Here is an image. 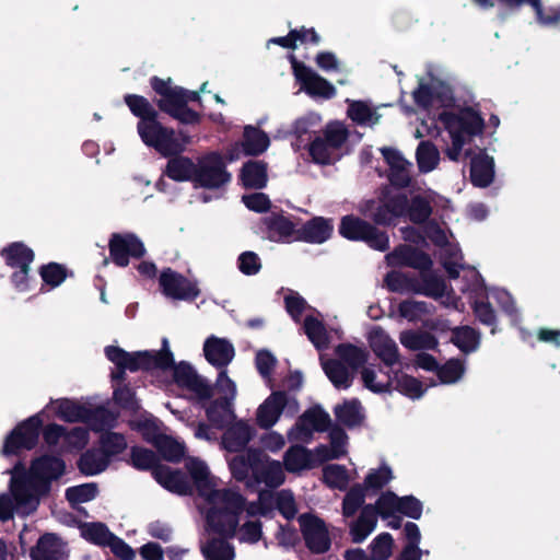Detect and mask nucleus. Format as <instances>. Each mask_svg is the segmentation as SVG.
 I'll use <instances>...</instances> for the list:
<instances>
[{
	"label": "nucleus",
	"mask_w": 560,
	"mask_h": 560,
	"mask_svg": "<svg viewBox=\"0 0 560 560\" xmlns=\"http://www.w3.org/2000/svg\"><path fill=\"white\" fill-rule=\"evenodd\" d=\"M334 231L330 220L324 218H315L305 224L303 229V238L311 243H324Z\"/></svg>",
	"instance_id": "ea45409f"
},
{
	"label": "nucleus",
	"mask_w": 560,
	"mask_h": 560,
	"mask_svg": "<svg viewBox=\"0 0 560 560\" xmlns=\"http://www.w3.org/2000/svg\"><path fill=\"white\" fill-rule=\"evenodd\" d=\"M349 130L343 122L331 121L308 145L312 160L322 165L338 161L347 150Z\"/></svg>",
	"instance_id": "423d86ee"
},
{
	"label": "nucleus",
	"mask_w": 560,
	"mask_h": 560,
	"mask_svg": "<svg viewBox=\"0 0 560 560\" xmlns=\"http://www.w3.org/2000/svg\"><path fill=\"white\" fill-rule=\"evenodd\" d=\"M283 465L289 472H301L317 466L314 450L300 445L291 446L283 456Z\"/></svg>",
	"instance_id": "cd10ccee"
},
{
	"label": "nucleus",
	"mask_w": 560,
	"mask_h": 560,
	"mask_svg": "<svg viewBox=\"0 0 560 560\" xmlns=\"http://www.w3.org/2000/svg\"><path fill=\"white\" fill-rule=\"evenodd\" d=\"M33 560H65L66 548L62 541L51 534L44 535L32 549Z\"/></svg>",
	"instance_id": "2f4dec72"
},
{
	"label": "nucleus",
	"mask_w": 560,
	"mask_h": 560,
	"mask_svg": "<svg viewBox=\"0 0 560 560\" xmlns=\"http://www.w3.org/2000/svg\"><path fill=\"white\" fill-rule=\"evenodd\" d=\"M427 236L441 247V258L444 268L451 277H457L462 268V255L457 245L450 242V236L440 225L430 223L425 228Z\"/></svg>",
	"instance_id": "a211bd4d"
},
{
	"label": "nucleus",
	"mask_w": 560,
	"mask_h": 560,
	"mask_svg": "<svg viewBox=\"0 0 560 560\" xmlns=\"http://www.w3.org/2000/svg\"><path fill=\"white\" fill-rule=\"evenodd\" d=\"M270 145L269 136L258 127L245 126L243 139L234 143L226 152V160L233 162L244 155H260Z\"/></svg>",
	"instance_id": "6ab92c4d"
},
{
	"label": "nucleus",
	"mask_w": 560,
	"mask_h": 560,
	"mask_svg": "<svg viewBox=\"0 0 560 560\" xmlns=\"http://www.w3.org/2000/svg\"><path fill=\"white\" fill-rule=\"evenodd\" d=\"M300 529L305 546L313 553H325L331 546V538L326 523L314 514L299 517Z\"/></svg>",
	"instance_id": "4468645a"
},
{
	"label": "nucleus",
	"mask_w": 560,
	"mask_h": 560,
	"mask_svg": "<svg viewBox=\"0 0 560 560\" xmlns=\"http://www.w3.org/2000/svg\"><path fill=\"white\" fill-rule=\"evenodd\" d=\"M206 560H234V548L222 539H213L201 548Z\"/></svg>",
	"instance_id": "4d7b16f0"
},
{
	"label": "nucleus",
	"mask_w": 560,
	"mask_h": 560,
	"mask_svg": "<svg viewBox=\"0 0 560 560\" xmlns=\"http://www.w3.org/2000/svg\"><path fill=\"white\" fill-rule=\"evenodd\" d=\"M348 116L359 125L373 126L378 122L380 116L364 102H350Z\"/></svg>",
	"instance_id": "864d4df0"
},
{
	"label": "nucleus",
	"mask_w": 560,
	"mask_h": 560,
	"mask_svg": "<svg viewBox=\"0 0 560 560\" xmlns=\"http://www.w3.org/2000/svg\"><path fill=\"white\" fill-rule=\"evenodd\" d=\"M417 162L423 173L433 171L440 162V152L436 147L428 141H422L417 149Z\"/></svg>",
	"instance_id": "603ef678"
},
{
	"label": "nucleus",
	"mask_w": 560,
	"mask_h": 560,
	"mask_svg": "<svg viewBox=\"0 0 560 560\" xmlns=\"http://www.w3.org/2000/svg\"><path fill=\"white\" fill-rule=\"evenodd\" d=\"M152 88L161 95L159 101L161 109L184 124H194L198 120L197 113L187 107L188 102L197 100V92L184 91L178 86H173L170 80L164 81L156 78L152 80Z\"/></svg>",
	"instance_id": "0eeeda50"
},
{
	"label": "nucleus",
	"mask_w": 560,
	"mask_h": 560,
	"mask_svg": "<svg viewBox=\"0 0 560 560\" xmlns=\"http://www.w3.org/2000/svg\"><path fill=\"white\" fill-rule=\"evenodd\" d=\"M106 357L119 369L131 372L149 369H173L175 382L189 390L194 392L199 399H207L212 395V388L208 382L199 376L196 371L187 363H179L173 366L174 360L170 351L149 352L140 351L127 353L122 349L109 346L105 349Z\"/></svg>",
	"instance_id": "20e7f679"
},
{
	"label": "nucleus",
	"mask_w": 560,
	"mask_h": 560,
	"mask_svg": "<svg viewBox=\"0 0 560 560\" xmlns=\"http://www.w3.org/2000/svg\"><path fill=\"white\" fill-rule=\"evenodd\" d=\"M131 428L139 431L142 436L155 445L156 440L163 436L160 433L158 420L150 415L143 413L139 419H135L130 422Z\"/></svg>",
	"instance_id": "6e6d98bb"
},
{
	"label": "nucleus",
	"mask_w": 560,
	"mask_h": 560,
	"mask_svg": "<svg viewBox=\"0 0 560 560\" xmlns=\"http://www.w3.org/2000/svg\"><path fill=\"white\" fill-rule=\"evenodd\" d=\"M381 151L389 166L390 183L397 187H407L410 183L412 164L396 149L383 148Z\"/></svg>",
	"instance_id": "b1692460"
},
{
	"label": "nucleus",
	"mask_w": 560,
	"mask_h": 560,
	"mask_svg": "<svg viewBox=\"0 0 560 560\" xmlns=\"http://www.w3.org/2000/svg\"><path fill=\"white\" fill-rule=\"evenodd\" d=\"M195 172L196 163H194L190 159L184 156L171 159L167 162L165 170L166 175L174 180H190L192 183Z\"/></svg>",
	"instance_id": "79ce46f5"
},
{
	"label": "nucleus",
	"mask_w": 560,
	"mask_h": 560,
	"mask_svg": "<svg viewBox=\"0 0 560 560\" xmlns=\"http://www.w3.org/2000/svg\"><path fill=\"white\" fill-rule=\"evenodd\" d=\"M339 232L343 237L351 241H363L374 249L385 250L388 248L387 235L360 218L343 217Z\"/></svg>",
	"instance_id": "f8f14e48"
},
{
	"label": "nucleus",
	"mask_w": 560,
	"mask_h": 560,
	"mask_svg": "<svg viewBox=\"0 0 560 560\" xmlns=\"http://www.w3.org/2000/svg\"><path fill=\"white\" fill-rule=\"evenodd\" d=\"M260 454L261 452L259 451L250 450L246 455H238L232 458L230 460V468L233 476L241 481L247 480V485L252 486L249 477L252 476L254 478L256 463L258 462V459L254 458V455L260 456Z\"/></svg>",
	"instance_id": "72a5a7b5"
},
{
	"label": "nucleus",
	"mask_w": 560,
	"mask_h": 560,
	"mask_svg": "<svg viewBox=\"0 0 560 560\" xmlns=\"http://www.w3.org/2000/svg\"><path fill=\"white\" fill-rule=\"evenodd\" d=\"M65 471V464L58 457L44 456L36 459L28 475L22 476V467L15 465L11 470L9 493L0 494V521L11 520L14 514L26 516L38 504V497L48 491L49 482Z\"/></svg>",
	"instance_id": "f03ea898"
},
{
	"label": "nucleus",
	"mask_w": 560,
	"mask_h": 560,
	"mask_svg": "<svg viewBox=\"0 0 560 560\" xmlns=\"http://www.w3.org/2000/svg\"><path fill=\"white\" fill-rule=\"evenodd\" d=\"M109 250L113 260L120 267L129 264V257H140L145 252L142 242L133 234H114Z\"/></svg>",
	"instance_id": "412c9836"
},
{
	"label": "nucleus",
	"mask_w": 560,
	"mask_h": 560,
	"mask_svg": "<svg viewBox=\"0 0 560 560\" xmlns=\"http://www.w3.org/2000/svg\"><path fill=\"white\" fill-rule=\"evenodd\" d=\"M387 288L393 292L399 293H417L418 281L407 277L406 275L393 271L385 278Z\"/></svg>",
	"instance_id": "0e129e2a"
},
{
	"label": "nucleus",
	"mask_w": 560,
	"mask_h": 560,
	"mask_svg": "<svg viewBox=\"0 0 560 560\" xmlns=\"http://www.w3.org/2000/svg\"><path fill=\"white\" fill-rule=\"evenodd\" d=\"M273 502H276L278 510L285 518H293L298 513L294 497L288 490H282L276 494L271 493L270 491L260 492L258 502L247 505L246 512L253 516L266 515L271 511Z\"/></svg>",
	"instance_id": "f3484780"
},
{
	"label": "nucleus",
	"mask_w": 560,
	"mask_h": 560,
	"mask_svg": "<svg viewBox=\"0 0 560 560\" xmlns=\"http://www.w3.org/2000/svg\"><path fill=\"white\" fill-rule=\"evenodd\" d=\"M159 282L163 294L172 300H194L199 295L196 282L172 269L163 270Z\"/></svg>",
	"instance_id": "aec40b11"
},
{
	"label": "nucleus",
	"mask_w": 560,
	"mask_h": 560,
	"mask_svg": "<svg viewBox=\"0 0 560 560\" xmlns=\"http://www.w3.org/2000/svg\"><path fill=\"white\" fill-rule=\"evenodd\" d=\"M352 479L351 472L342 465L328 464L323 468V481L330 489L345 491Z\"/></svg>",
	"instance_id": "4c0bfd02"
},
{
	"label": "nucleus",
	"mask_w": 560,
	"mask_h": 560,
	"mask_svg": "<svg viewBox=\"0 0 560 560\" xmlns=\"http://www.w3.org/2000/svg\"><path fill=\"white\" fill-rule=\"evenodd\" d=\"M42 425L43 412L32 416L22 422L5 439L2 451L3 454L13 455L22 448H32L37 442L39 428Z\"/></svg>",
	"instance_id": "2eb2a0df"
},
{
	"label": "nucleus",
	"mask_w": 560,
	"mask_h": 560,
	"mask_svg": "<svg viewBox=\"0 0 560 560\" xmlns=\"http://www.w3.org/2000/svg\"><path fill=\"white\" fill-rule=\"evenodd\" d=\"M100 444L101 452H103L110 460L127 447V442L124 435L116 432L103 433L100 439Z\"/></svg>",
	"instance_id": "680f3d73"
},
{
	"label": "nucleus",
	"mask_w": 560,
	"mask_h": 560,
	"mask_svg": "<svg viewBox=\"0 0 560 560\" xmlns=\"http://www.w3.org/2000/svg\"><path fill=\"white\" fill-rule=\"evenodd\" d=\"M131 463L138 469L153 468L155 480L165 489L186 494L190 491V486L185 476L179 470H174L165 465H156V456L152 451L133 447L131 450Z\"/></svg>",
	"instance_id": "1a4fd4ad"
},
{
	"label": "nucleus",
	"mask_w": 560,
	"mask_h": 560,
	"mask_svg": "<svg viewBox=\"0 0 560 560\" xmlns=\"http://www.w3.org/2000/svg\"><path fill=\"white\" fill-rule=\"evenodd\" d=\"M109 463L110 459L101 450L90 451L82 455L79 467L83 474L93 476L104 471Z\"/></svg>",
	"instance_id": "de8ad7c7"
},
{
	"label": "nucleus",
	"mask_w": 560,
	"mask_h": 560,
	"mask_svg": "<svg viewBox=\"0 0 560 560\" xmlns=\"http://www.w3.org/2000/svg\"><path fill=\"white\" fill-rule=\"evenodd\" d=\"M254 433L255 430L250 424L237 421L224 433L222 445L229 452H238L247 445Z\"/></svg>",
	"instance_id": "c756f323"
},
{
	"label": "nucleus",
	"mask_w": 560,
	"mask_h": 560,
	"mask_svg": "<svg viewBox=\"0 0 560 560\" xmlns=\"http://www.w3.org/2000/svg\"><path fill=\"white\" fill-rule=\"evenodd\" d=\"M400 503L401 498L397 497L392 491H386L382 493L375 504L372 505L375 508L376 515L378 514L382 518H388L399 513Z\"/></svg>",
	"instance_id": "052dcab7"
},
{
	"label": "nucleus",
	"mask_w": 560,
	"mask_h": 560,
	"mask_svg": "<svg viewBox=\"0 0 560 560\" xmlns=\"http://www.w3.org/2000/svg\"><path fill=\"white\" fill-rule=\"evenodd\" d=\"M267 178V165L264 162L249 161L241 170V182L246 188H262Z\"/></svg>",
	"instance_id": "f704fd0d"
},
{
	"label": "nucleus",
	"mask_w": 560,
	"mask_h": 560,
	"mask_svg": "<svg viewBox=\"0 0 560 560\" xmlns=\"http://www.w3.org/2000/svg\"><path fill=\"white\" fill-rule=\"evenodd\" d=\"M304 331L317 349L327 348L329 335L320 319L312 314H307L304 320Z\"/></svg>",
	"instance_id": "49530a36"
},
{
	"label": "nucleus",
	"mask_w": 560,
	"mask_h": 560,
	"mask_svg": "<svg viewBox=\"0 0 560 560\" xmlns=\"http://www.w3.org/2000/svg\"><path fill=\"white\" fill-rule=\"evenodd\" d=\"M470 177L475 186L487 187L494 177L493 158L480 151L471 159Z\"/></svg>",
	"instance_id": "7c9ffc66"
},
{
	"label": "nucleus",
	"mask_w": 560,
	"mask_h": 560,
	"mask_svg": "<svg viewBox=\"0 0 560 560\" xmlns=\"http://www.w3.org/2000/svg\"><path fill=\"white\" fill-rule=\"evenodd\" d=\"M138 133L144 144L154 148L164 156L182 152L187 138L179 139L174 130L163 127L155 117L139 121Z\"/></svg>",
	"instance_id": "9d476101"
},
{
	"label": "nucleus",
	"mask_w": 560,
	"mask_h": 560,
	"mask_svg": "<svg viewBox=\"0 0 560 560\" xmlns=\"http://www.w3.org/2000/svg\"><path fill=\"white\" fill-rule=\"evenodd\" d=\"M392 386L412 399L420 398L427 389L417 378L406 374H395Z\"/></svg>",
	"instance_id": "8fccbe9b"
},
{
	"label": "nucleus",
	"mask_w": 560,
	"mask_h": 560,
	"mask_svg": "<svg viewBox=\"0 0 560 560\" xmlns=\"http://www.w3.org/2000/svg\"><path fill=\"white\" fill-rule=\"evenodd\" d=\"M417 293L441 300L445 305L456 306L454 296L440 277L423 273L421 282L418 281Z\"/></svg>",
	"instance_id": "c85d7f7f"
},
{
	"label": "nucleus",
	"mask_w": 560,
	"mask_h": 560,
	"mask_svg": "<svg viewBox=\"0 0 560 560\" xmlns=\"http://www.w3.org/2000/svg\"><path fill=\"white\" fill-rule=\"evenodd\" d=\"M390 266H410L419 270H427L432 261L428 255L412 249L410 246H400L386 256Z\"/></svg>",
	"instance_id": "bb28decb"
},
{
	"label": "nucleus",
	"mask_w": 560,
	"mask_h": 560,
	"mask_svg": "<svg viewBox=\"0 0 560 560\" xmlns=\"http://www.w3.org/2000/svg\"><path fill=\"white\" fill-rule=\"evenodd\" d=\"M399 340L404 347L410 350L433 349L438 345L435 338L427 332L404 331Z\"/></svg>",
	"instance_id": "13d9d810"
},
{
	"label": "nucleus",
	"mask_w": 560,
	"mask_h": 560,
	"mask_svg": "<svg viewBox=\"0 0 560 560\" xmlns=\"http://www.w3.org/2000/svg\"><path fill=\"white\" fill-rule=\"evenodd\" d=\"M54 412L68 422H85L94 431H103L114 425L117 416L103 407H98L92 398L80 400L59 398L51 400L42 411Z\"/></svg>",
	"instance_id": "39448f33"
},
{
	"label": "nucleus",
	"mask_w": 560,
	"mask_h": 560,
	"mask_svg": "<svg viewBox=\"0 0 560 560\" xmlns=\"http://www.w3.org/2000/svg\"><path fill=\"white\" fill-rule=\"evenodd\" d=\"M452 340L463 352L475 351L480 341L478 334L468 326L454 329Z\"/></svg>",
	"instance_id": "e2e57ef3"
},
{
	"label": "nucleus",
	"mask_w": 560,
	"mask_h": 560,
	"mask_svg": "<svg viewBox=\"0 0 560 560\" xmlns=\"http://www.w3.org/2000/svg\"><path fill=\"white\" fill-rule=\"evenodd\" d=\"M393 537L388 533L376 536L371 544L373 560H387L393 552Z\"/></svg>",
	"instance_id": "774afa93"
},
{
	"label": "nucleus",
	"mask_w": 560,
	"mask_h": 560,
	"mask_svg": "<svg viewBox=\"0 0 560 560\" xmlns=\"http://www.w3.org/2000/svg\"><path fill=\"white\" fill-rule=\"evenodd\" d=\"M268 236L275 242H288L295 235V225L283 215H271L266 219Z\"/></svg>",
	"instance_id": "e433bc0d"
},
{
	"label": "nucleus",
	"mask_w": 560,
	"mask_h": 560,
	"mask_svg": "<svg viewBox=\"0 0 560 560\" xmlns=\"http://www.w3.org/2000/svg\"><path fill=\"white\" fill-rule=\"evenodd\" d=\"M363 385L373 393H384L392 386V377L373 365L361 370Z\"/></svg>",
	"instance_id": "a19ab883"
},
{
	"label": "nucleus",
	"mask_w": 560,
	"mask_h": 560,
	"mask_svg": "<svg viewBox=\"0 0 560 560\" xmlns=\"http://www.w3.org/2000/svg\"><path fill=\"white\" fill-rule=\"evenodd\" d=\"M125 101L132 114L140 117V121L156 117L154 108L144 97L139 95H127Z\"/></svg>",
	"instance_id": "338daca9"
},
{
	"label": "nucleus",
	"mask_w": 560,
	"mask_h": 560,
	"mask_svg": "<svg viewBox=\"0 0 560 560\" xmlns=\"http://www.w3.org/2000/svg\"><path fill=\"white\" fill-rule=\"evenodd\" d=\"M335 415L338 421L349 428L359 425L364 419L361 404L355 400H346L335 407Z\"/></svg>",
	"instance_id": "58836bf2"
},
{
	"label": "nucleus",
	"mask_w": 560,
	"mask_h": 560,
	"mask_svg": "<svg viewBox=\"0 0 560 560\" xmlns=\"http://www.w3.org/2000/svg\"><path fill=\"white\" fill-rule=\"evenodd\" d=\"M413 98L446 130L451 145L445 149V154L452 161H458L464 145L483 131L485 122L479 113L456 104L451 86L441 80L432 78L430 82L421 81L413 92Z\"/></svg>",
	"instance_id": "f257e3e1"
},
{
	"label": "nucleus",
	"mask_w": 560,
	"mask_h": 560,
	"mask_svg": "<svg viewBox=\"0 0 560 560\" xmlns=\"http://www.w3.org/2000/svg\"><path fill=\"white\" fill-rule=\"evenodd\" d=\"M206 413L209 421L221 428L234 419L233 402L229 400L213 401L206 408Z\"/></svg>",
	"instance_id": "3c124183"
},
{
	"label": "nucleus",
	"mask_w": 560,
	"mask_h": 560,
	"mask_svg": "<svg viewBox=\"0 0 560 560\" xmlns=\"http://www.w3.org/2000/svg\"><path fill=\"white\" fill-rule=\"evenodd\" d=\"M289 399L283 392L271 393L256 409V422L261 429L273 427L280 419Z\"/></svg>",
	"instance_id": "4be33fe9"
},
{
	"label": "nucleus",
	"mask_w": 560,
	"mask_h": 560,
	"mask_svg": "<svg viewBox=\"0 0 560 560\" xmlns=\"http://www.w3.org/2000/svg\"><path fill=\"white\" fill-rule=\"evenodd\" d=\"M330 423L329 415L319 407L306 410L288 431V439L294 442H308L315 432L325 431Z\"/></svg>",
	"instance_id": "dca6fc26"
},
{
	"label": "nucleus",
	"mask_w": 560,
	"mask_h": 560,
	"mask_svg": "<svg viewBox=\"0 0 560 560\" xmlns=\"http://www.w3.org/2000/svg\"><path fill=\"white\" fill-rule=\"evenodd\" d=\"M293 75L300 84V91L305 92L313 98L329 100L332 98L337 91L336 88L326 79L316 73L313 69L299 62L294 55L290 56Z\"/></svg>",
	"instance_id": "ddd939ff"
},
{
	"label": "nucleus",
	"mask_w": 560,
	"mask_h": 560,
	"mask_svg": "<svg viewBox=\"0 0 560 560\" xmlns=\"http://www.w3.org/2000/svg\"><path fill=\"white\" fill-rule=\"evenodd\" d=\"M360 211L377 224H395L407 211V195L394 188H385L377 198L361 203Z\"/></svg>",
	"instance_id": "6e6552de"
},
{
	"label": "nucleus",
	"mask_w": 560,
	"mask_h": 560,
	"mask_svg": "<svg viewBox=\"0 0 560 560\" xmlns=\"http://www.w3.org/2000/svg\"><path fill=\"white\" fill-rule=\"evenodd\" d=\"M405 214H407L412 222L420 223L429 218L431 207L423 197L412 195L410 201L407 198V211Z\"/></svg>",
	"instance_id": "69168bd1"
},
{
	"label": "nucleus",
	"mask_w": 560,
	"mask_h": 560,
	"mask_svg": "<svg viewBox=\"0 0 560 560\" xmlns=\"http://www.w3.org/2000/svg\"><path fill=\"white\" fill-rule=\"evenodd\" d=\"M203 352L207 361L218 368L226 366L235 354L234 347L229 340L214 336L205 341Z\"/></svg>",
	"instance_id": "393cba45"
},
{
	"label": "nucleus",
	"mask_w": 560,
	"mask_h": 560,
	"mask_svg": "<svg viewBox=\"0 0 560 560\" xmlns=\"http://www.w3.org/2000/svg\"><path fill=\"white\" fill-rule=\"evenodd\" d=\"M326 375L337 388H348L352 382V372L342 363L336 360L323 362Z\"/></svg>",
	"instance_id": "c03bdc74"
},
{
	"label": "nucleus",
	"mask_w": 560,
	"mask_h": 560,
	"mask_svg": "<svg viewBox=\"0 0 560 560\" xmlns=\"http://www.w3.org/2000/svg\"><path fill=\"white\" fill-rule=\"evenodd\" d=\"M79 532L85 540L98 546H106L114 535L105 524L98 522L81 523Z\"/></svg>",
	"instance_id": "a18cd8bd"
},
{
	"label": "nucleus",
	"mask_w": 560,
	"mask_h": 560,
	"mask_svg": "<svg viewBox=\"0 0 560 560\" xmlns=\"http://www.w3.org/2000/svg\"><path fill=\"white\" fill-rule=\"evenodd\" d=\"M258 459L254 481L258 485L264 483L268 488L279 487L284 482L285 475L280 462L269 458L265 454L254 455Z\"/></svg>",
	"instance_id": "5701e85b"
},
{
	"label": "nucleus",
	"mask_w": 560,
	"mask_h": 560,
	"mask_svg": "<svg viewBox=\"0 0 560 560\" xmlns=\"http://www.w3.org/2000/svg\"><path fill=\"white\" fill-rule=\"evenodd\" d=\"M368 491L362 485L352 486L346 493L342 501V515L350 517L355 514L359 508L364 503Z\"/></svg>",
	"instance_id": "bf43d9fd"
},
{
	"label": "nucleus",
	"mask_w": 560,
	"mask_h": 560,
	"mask_svg": "<svg viewBox=\"0 0 560 560\" xmlns=\"http://www.w3.org/2000/svg\"><path fill=\"white\" fill-rule=\"evenodd\" d=\"M394 479L392 468L387 464H382L377 468H371L363 481V488L369 491H377Z\"/></svg>",
	"instance_id": "09e8293b"
},
{
	"label": "nucleus",
	"mask_w": 560,
	"mask_h": 560,
	"mask_svg": "<svg viewBox=\"0 0 560 560\" xmlns=\"http://www.w3.org/2000/svg\"><path fill=\"white\" fill-rule=\"evenodd\" d=\"M186 468L203 499L200 509L209 527L222 535H233L238 524L237 515L244 509L242 497L236 492L219 489V480L211 475L203 460L191 457L187 460Z\"/></svg>",
	"instance_id": "7ed1b4c3"
},
{
	"label": "nucleus",
	"mask_w": 560,
	"mask_h": 560,
	"mask_svg": "<svg viewBox=\"0 0 560 560\" xmlns=\"http://www.w3.org/2000/svg\"><path fill=\"white\" fill-rule=\"evenodd\" d=\"M155 447L163 458L170 462H178L185 454L184 443L165 434L156 440Z\"/></svg>",
	"instance_id": "5fc2aeb1"
},
{
	"label": "nucleus",
	"mask_w": 560,
	"mask_h": 560,
	"mask_svg": "<svg viewBox=\"0 0 560 560\" xmlns=\"http://www.w3.org/2000/svg\"><path fill=\"white\" fill-rule=\"evenodd\" d=\"M223 156L218 152H209L196 162L194 184L196 187L220 189L231 182Z\"/></svg>",
	"instance_id": "9b49d317"
},
{
	"label": "nucleus",
	"mask_w": 560,
	"mask_h": 560,
	"mask_svg": "<svg viewBox=\"0 0 560 560\" xmlns=\"http://www.w3.org/2000/svg\"><path fill=\"white\" fill-rule=\"evenodd\" d=\"M370 346L375 354L387 365L398 361L396 342L380 327H374L369 334Z\"/></svg>",
	"instance_id": "a878e982"
},
{
	"label": "nucleus",
	"mask_w": 560,
	"mask_h": 560,
	"mask_svg": "<svg viewBox=\"0 0 560 560\" xmlns=\"http://www.w3.org/2000/svg\"><path fill=\"white\" fill-rule=\"evenodd\" d=\"M1 256L10 267H30L34 252L25 244L15 242L4 247Z\"/></svg>",
	"instance_id": "c9c22d12"
},
{
	"label": "nucleus",
	"mask_w": 560,
	"mask_h": 560,
	"mask_svg": "<svg viewBox=\"0 0 560 560\" xmlns=\"http://www.w3.org/2000/svg\"><path fill=\"white\" fill-rule=\"evenodd\" d=\"M310 42L313 44H318V42H319L318 35L316 34V32L313 28L307 30V28L302 27L301 30L291 31L288 36L271 38L268 42V45L277 44L284 48L294 49L298 47L299 44L302 45V44H306Z\"/></svg>",
	"instance_id": "37998d69"
},
{
	"label": "nucleus",
	"mask_w": 560,
	"mask_h": 560,
	"mask_svg": "<svg viewBox=\"0 0 560 560\" xmlns=\"http://www.w3.org/2000/svg\"><path fill=\"white\" fill-rule=\"evenodd\" d=\"M377 515L372 504L363 506L357 521L352 522L349 532L353 542H362L375 529Z\"/></svg>",
	"instance_id": "473e14b6"
}]
</instances>
